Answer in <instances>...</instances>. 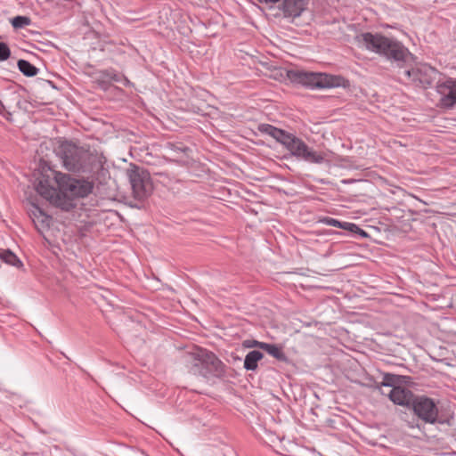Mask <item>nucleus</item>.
Wrapping results in <instances>:
<instances>
[{
  "label": "nucleus",
  "instance_id": "nucleus-1",
  "mask_svg": "<svg viewBox=\"0 0 456 456\" xmlns=\"http://www.w3.org/2000/svg\"><path fill=\"white\" fill-rule=\"evenodd\" d=\"M53 181L56 186L51 184L48 179H42L36 190L43 198L64 211L73 209L76 207L74 200L87 197L94 189L93 182L76 179L61 172L54 173Z\"/></svg>",
  "mask_w": 456,
  "mask_h": 456
},
{
  "label": "nucleus",
  "instance_id": "nucleus-2",
  "mask_svg": "<svg viewBox=\"0 0 456 456\" xmlns=\"http://www.w3.org/2000/svg\"><path fill=\"white\" fill-rule=\"evenodd\" d=\"M359 45L366 51L378 54L398 68H403L413 55L404 45L392 37L380 32H363L355 37Z\"/></svg>",
  "mask_w": 456,
  "mask_h": 456
},
{
  "label": "nucleus",
  "instance_id": "nucleus-3",
  "mask_svg": "<svg viewBox=\"0 0 456 456\" xmlns=\"http://www.w3.org/2000/svg\"><path fill=\"white\" fill-rule=\"evenodd\" d=\"M183 359L189 373L200 376L208 381L226 376L227 366L213 352L205 348L196 347L186 353Z\"/></svg>",
  "mask_w": 456,
  "mask_h": 456
},
{
  "label": "nucleus",
  "instance_id": "nucleus-4",
  "mask_svg": "<svg viewBox=\"0 0 456 456\" xmlns=\"http://www.w3.org/2000/svg\"><path fill=\"white\" fill-rule=\"evenodd\" d=\"M286 77L291 83L311 90L346 88L350 86L349 81L341 75L307 71L301 69H288Z\"/></svg>",
  "mask_w": 456,
  "mask_h": 456
},
{
  "label": "nucleus",
  "instance_id": "nucleus-5",
  "mask_svg": "<svg viewBox=\"0 0 456 456\" xmlns=\"http://www.w3.org/2000/svg\"><path fill=\"white\" fill-rule=\"evenodd\" d=\"M131 184L133 200L129 206L137 209L146 207V200L153 191V183L150 173L143 167L131 164L126 169Z\"/></svg>",
  "mask_w": 456,
  "mask_h": 456
},
{
  "label": "nucleus",
  "instance_id": "nucleus-6",
  "mask_svg": "<svg viewBox=\"0 0 456 456\" xmlns=\"http://www.w3.org/2000/svg\"><path fill=\"white\" fill-rule=\"evenodd\" d=\"M438 403V400L426 395H417L410 410L419 420L425 424H448V419L440 414Z\"/></svg>",
  "mask_w": 456,
  "mask_h": 456
},
{
  "label": "nucleus",
  "instance_id": "nucleus-7",
  "mask_svg": "<svg viewBox=\"0 0 456 456\" xmlns=\"http://www.w3.org/2000/svg\"><path fill=\"white\" fill-rule=\"evenodd\" d=\"M58 155L62 159L63 166L69 171H86L89 153L82 147L71 142H62L58 148Z\"/></svg>",
  "mask_w": 456,
  "mask_h": 456
},
{
  "label": "nucleus",
  "instance_id": "nucleus-8",
  "mask_svg": "<svg viewBox=\"0 0 456 456\" xmlns=\"http://www.w3.org/2000/svg\"><path fill=\"white\" fill-rule=\"evenodd\" d=\"M400 74L407 83L422 89L430 87L442 76L436 69L428 64H420L409 69H404Z\"/></svg>",
  "mask_w": 456,
  "mask_h": 456
},
{
  "label": "nucleus",
  "instance_id": "nucleus-9",
  "mask_svg": "<svg viewBox=\"0 0 456 456\" xmlns=\"http://www.w3.org/2000/svg\"><path fill=\"white\" fill-rule=\"evenodd\" d=\"M436 90L439 95L437 106L442 109H452L456 105V78L438 79Z\"/></svg>",
  "mask_w": 456,
  "mask_h": 456
},
{
  "label": "nucleus",
  "instance_id": "nucleus-10",
  "mask_svg": "<svg viewBox=\"0 0 456 456\" xmlns=\"http://www.w3.org/2000/svg\"><path fill=\"white\" fill-rule=\"evenodd\" d=\"M258 131L261 134H267L273 137L277 142L281 143L289 152H290L296 146V144H297V142L301 140L294 134L278 128L270 124H260L258 126Z\"/></svg>",
  "mask_w": 456,
  "mask_h": 456
},
{
  "label": "nucleus",
  "instance_id": "nucleus-11",
  "mask_svg": "<svg viewBox=\"0 0 456 456\" xmlns=\"http://www.w3.org/2000/svg\"><path fill=\"white\" fill-rule=\"evenodd\" d=\"M291 156L306 162L321 164L324 161V156L310 148L302 139L289 152Z\"/></svg>",
  "mask_w": 456,
  "mask_h": 456
},
{
  "label": "nucleus",
  "instance_id": "nucleus-12",
  "mask_svg": "<svg viewBox=\"0 0 456 456\" xmlns=\"http://www.w3.org/2000/svg\"><path fill=\"white\" fill-rule=\"evenodd\" d=\"M416 394H414L411 390L406 387H394V388L390 389L388 393L389 399L397 405L405 406L409 410L411 406V403L416 397Z\"/></svg>",
  "mask_w": 456,
  "mask_h": 456
},
{
  "label": "nucleus",
  "instance_id": "nucleus-13",
  "mask_svg": "<svg viewBox=\"0 0 456 456\" xmlns=\"http://www.w3.org/2000/svg\"><path fill=\"white\" fill-rule=\"evenodd\" d=\"M318 223L343 229L349 232L355 233V234L359 235L361 238L368 237V233L363 229L360 228L357 224H355L354 223L342 222V221H339L338 219H335V218L330 217V216L321 217L318 220Z\"/></svg>",
  "mask_w": 456,
  "mask_h": 456
},
{
  "label": "nucleus",
  "instance_id": "nucleus-14",
  "mask_svg": "<svg viewBox=\"0 0 456 456\" xmlns=\"http://www.w3.org/2000/svg\"><path fill=\"white\" fill-rule=\"evenodd\" d=\"M305 8V0H283L282 3V11L287 17H299Z\"/></svg>",
  "mask_w": 456,
  "mask_h": 456
},
{
  "label": "nucleus",
  "instance_id": "nucleus-15",
  "mask_svg": "<svg viewBox=\"0 0 456 456\" xmlns=\"http://www.w3.org/2000/svg\"><path fill=\"white\" fill-rule=\"evenodd\" d=\"M264 354L258 350L248 352L244 359V368L247 370H256L258 362L263 359Z\"/></svg>",
  "mask_w": 456,
  "mask_h": 456
},
{
  "label": "nucleus",
  "instance_id": "nucleus-16",
  "mask_svg": "<svg viewBox=\"0 0 456 456\" xmlns=\"http://www.w3.org/2000/svg\"><path fill=\"white\" fill-rule=\"evenodd\" d=\"M262 349L279 361H287V356L282 349L275 344L265 343Z\"/></svg>",
  "mask_w": 456,
  "mask_h": 456
},
{
  "label": "nucleus",
  "instance_id": "nucleus-17",
  "mask_svg": "<svg viewBox=\"0 0 456 456\" xmlns=\"http://www.w3.org/2000/svg\"><path fill=\"white\" fill-rule=\"evenodd\" d=\"M0 259L5 264L15 267L22 266V262L10 249H0Z\"/></svg>",
  "mask_w": 456,
  "mask_h": 456
},
{
  "label": "nucleus",
  "instance_id": "nucleus-18",
  "mask_svg": "<svg viewBox=\"0 0 456 456\" xmlns=\"http://www.w3.org/2000/svg\"><path fill=\"white\" fill-rule=\"evenodd\" d=\"M19 70L26 77H34L38 73V69L28 61L20 59L17 62Z\"/></svg>",
  "mask_w": 456,
  "mask_h": 456
},
{
  "label": "nucleus",
  "instance_id": "nucleus-19",
  "mask_svg": "<svg viewBox=\"0 0 456 456\" xmlns=\"http://www.w3.org/2000/svg\"><path fill=\"white\" fill-rule=\"evenodd\" d=\"M34 209L31 210V214L33 216V220L37 219L41 223L43 227H49L51 223V216L46 215L44 210L38 206L33 204Z\"/></svg>",
  "mask_w": 456,
  "mask_h": 456
},
{
  "label": "nucleus",
  "instance_id": "nucleus-20",
  "mask_svg": "<svg viewBox=\"0 0 456 456\" xmlns=\"http://www.w3.org/2000/svg\"><path fill=\"white\" fill-rule=\"evenodd\" d=\"M401 376L392 374V373H385L383 375V379L380 383V386L388 387L394 388V387H399L398 383L400 381Z\"/></svg>",
  "mask_w": 456,
  "mask_h": 456
},
{
  "label": "nucleus",
  "instance_id": "nucleus-21",
  "mask_svg": "<svg viewBox=\"0 0 456 456\" xmlns=\"http://www.w3.org/2000/svg\"><path fill=\"white\" fill-rule=\"evenodd\" d=\"M11 23L15 29H19L30 25L31 19L28 16L18 15L11 20Z\"/></svg>",
  "mask_w": 456,
  "mask_h": 456
},
{
  "label": "nucleus",
  "instance_id": "nucleus-22",
  "mask_svg": "<svg viewBox=\"0 0 456 456\" xmlns=\"http://www.w3.org/2000/svg\"><path fill=\"white\" fill-rule=\"evenodd\" d=\"M101 74H102V78L112 80V81H115V82L121 81L122 80V75H123V74H120V73L117 72L113 69H109L102 70L101 72Z\"/></svg>",
  "mask_w": 456,
  "mask_h": 456
},
{
  "label": "nucleus",
  "instance_id": "nucleus-23",
  "mask_svg": "<svg viewBox=\"0 0 456 456\" xmlns=\"http://www.w3.org/2000/svg\"><path fill=\"white\" fill-rule=\"evenodd\" d=\"M11 55V51L7 44L0 42V61H6Z\"/></svg>",
  "mask_w": 456,
  "mask_h": 456
},
{
  "label": "nucleus",
  "instance_id": "nucleus-24",
  "mask_svg": "<svg viewBox=\"0 0 456 456\" xmlns=\"http://www.w3.org/2000/svg\"><path fill=\"white\" fill-rule=\"evenodd\" d=\"M265 342H260V341H257L255 339L245 340V341H243V346L247 347V348L258 347V348L262 349V346L265 345Z\"/></svg>",
  "mask_w": 456,
  "mask_h": 456
},
{
  "label": "nucleus",
  "instance_id": "nucleus-25",
  "mask_svg": "<svg viewBox=\"0 0 456 456\" xmlns=\"http://www.w3.org/2000/svg\"><path fill=\"white\" fill-rule=\"evenodd\" d=\"M168 147L175 152H186L189 150L187 147H183L182 145H175L174 143H169Z\"/></svg>",
  "mask_w": 456,
  "mask_h": 456
},
{
  "label": "nucleus",
  "instance_id": "nucleus-26",
  "mask_svg": "<svg viewBox=\"0 0 456 456\" xmlns=\"http://www.w3.org/2000/svg\"><path fill=\"white\" fill-rule=\"evenodd\" d=\"M118 83L123 84L126 87L134 86V84L125 75H122V80Z\"/></svg>",
  "mask_w": 456,
  "mask_h": 456
},
{
  "label": "nucleus",
  "instance_id": "nucleus-27",
  "mask_svg": "<svg viewBox=\"0 0 456 456\" xmlns=\"http://www.w3.org/2000/svg\"><path fill=\"white\" fill-rule=\"evenodd\" d=\"M6 109L5 106L0 102V115L4 116Z\"/></svg>",
  "mask_w": 456,
  "mask_h": 456
},
{
  "label": "nucleus",
  "instance_id": "nucleus-28",
  "mask_svg": "<svg viewBox=\"0 0 456 456\" xmlns=\"http://www.w3.org/2000/svg\"><path fill=\"white\" fill-rule=\"evenodd\" d=\"M11 116H12V113H11L10 111H8V110H5L4 117L7 120H11Z\"/></svg>",
  "mask_w": 456,
  "mask_h": 456
},
{
  "label": "nucleus",
  "instance_id": "nucleus-29",
  "mask_svg": "<svg viewBox=\"0 0 456 456\" xmlns=\"http://www.w3.org/2000/svg\"><path fill=\"white\" fill-rule=\"evenodd\" d=\"M410 428H419V424L412 421V422H409V425H408Z\"/></svg>",
  "mask_w": 456,
  "mask_h": 456
}]
</instances>
